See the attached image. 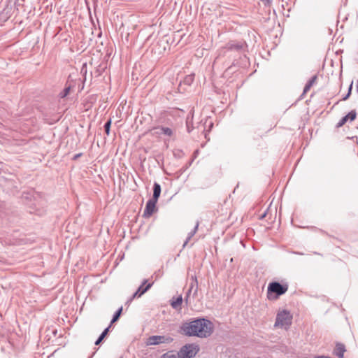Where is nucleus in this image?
<instances>
[{
  "mask_svg": "<svg viewBox=\"0 0 358 358\" xmlns=\"http://www.w3.org/2000/svg\"><path fill=\"white\" fill-rule=\"evenodd\" d=\"M214 331L213 323L206 317H196L182 322L180 331L187 336H196L206 338L211 336Z\"/></svg>",
  "mask_w": 358,
  "mask_h": 358,
  "instance_id": "1",
  "label": "nucleus"
},
{
  "mask_svg": "<svg viewBox=\"0 0 358 358\" xmlns=\"http://www.w3.org/2000/svg\"><path fill=\"white\" fill-rule=\"evenodd\" d=\"M287 289V283L281 284L277 281L271 282L267 287V297L268 299H277L280 296L286 293Z\"/></svg>",
  "mask_w": 358,
  "mask_h": 358,
  "instance_id": "2",
  "label": "nucleus"
},
{
  "mask_svg": "<svg viewBox=\"0 0 358 358\" xmlns=\"http://www.w3.org/2000/svg\"><path fill=\"white\" fill-rule=\"evenodd\" d=\"M292 315L289 311L283 310L279 312L275 318V327H288L292 324Z\"/></svg>",
  "mask_w": 358,
  "mask_h": 358,
  "instance_id": "3",
  "label": "nucleus"
},
{
  "mask_svg": "<svg viewBox=\"0 0 358 358\" xmlns=\"http://www.w3.org/2000/svg\"><path fill=\"white\" fill-rule=\"evenodd\" d=\"M199 351L197 345L194 344H187L184 345L178 352L180 358H192Z\"/></svg>",
  "mask_w": 358,
  "mask_h": 358,
  "instance_id": "4",
  "label": "nucleus"
},
{
  "mask_svg": "<svg viewBox=\"0 0 358 358\" xmlns=\"http://www.w3.org/2000/svg\"><path fill=\"white\" fill-rule=\"evenodd\" d=\"M247 44L243 41H230L225 45L227 50L240 53L245 52Z\"/></svg>",
  "mask_w": 358,
  "mask_h": 358,
  "instance_id": "5",
  "label": "nucleus"
},
{
  "mask_svg": "<svg viewBox=\"0 0 358 358\" xmlns=\"http://www.w3.org/2000/svg\"><path fill=\"white\" fill-rule=\"evenodd\" d=\"M173 341V338L166 336H151L148 338L147 345H156L161 343H169Z\"/></svg>",
  "mask_w": 358,
  "mask_h": 358,
  "instance_id": "6",
  "label": "nucleus"
},
{
  "mask_svg": "<svg viewBox=\"0 0 358 358\" xmlns=\"http://www.w3.org/2000/svg\"><path fill=\"white\" fill-rule=\"evenodd\" d=\"M154 281L148 282V279H144L137 290L132 294V298H140L152 287Z\"/></svg>",
  "mask_w": 358,
  "mask_h": 358,
  "instance_id": "7",
  "label": "nucleus"
},
{
  "mask_svg": "<svg viewBox=\"0 0 358 358\" xmlns=\"http://www.w3.org/2000/svg\"><path fill=\"white\" fill-rule=\"evenodd\" d=\"M151 132L152 135L155 136H160L162 135H164L171 137L173 134V131L172 129L163 126L153 127L151 129Z\"/></svg>",
  "mask_w": 358,
  "mask_h": 358,
  "instance_id": "8",
  "label": "nucleus"
},
{
  "mask_svg": "<svg viewBox=\"0 0 358 358\" xmlns=\"http://www.w3.org/2000/svg\"><path fill=\"white\" fill-rule=\"evenodd\" d=\"M157 201L153 200L152 199H149L145 205V208L144 209L143 212V217H150L156 208V203Z\"/></svg>",
  "mask_w": 358,
  "mask_h": 358,
  "instance_id": "9",
  "label": "nucleus"
},
{
  "mask_svg": "<svg viewBox=\"0 0 358 358\" xmlns=\"http://www.w3.org/2000/svg\"><path fill=\"white\" fill-rule=\"evenodd\" d=\"M345 346L343 343H337L334 350V354L338 358H343L344 352H345Z\"/></svg>",
  "mask_w": 358,
  "mask_h": 358,
  "instance_id": "10",
  "label": "nucleus"
},
{
  "mask_svg": "<svg viewBox=\"0 0 358 358\" xmlns=\"http://www.w3.org/2000/svg\"><path fill=\"white\" fill-rule=\"evenodd\" d=\"M161 186L159 183L155 182L153 185V194L151 198L153 200L158 201L161 194Z\"/></svg>",
  "mask_w": 358,
  "mask_h": 358,
  "instance_id": "11",
  "label": "nucleus"
},
{
  "mask_svg": "<svg viewBox=\"0 0 358 358\" xmlns=\"http://www.w3.org/2000/svg\"><path fill=\"white\" fill-rule=\"evenodd\" d=\"M317 78V76L315 75L307 82V83L306 84V85H305V87L303 88V94H302L301 96L304 95L305 94H306L310 90L311 87L316 82Z\"/></svg>",
  "mask_w": 358,
  "mask_h": 358,
  "instance_id": "12",
  "label": "nucleus"
},
{
  "mask_svg": "<svg viewBox=\"0 0 358 358\" xmlns=\"http://www.w3.org/2000/svg\"><path fill=\"white\" fill-rule=\"evenodd\" d=\"M199 226V222L197 221L196 224H195V226H194V229L190 232L188 233L187 238H186V240H185V243H184V244L182 245L183 248H185L187 245V243L191 240V238L196 233V231L198 230Z\"/></svg>",
  "mask_w": 358,
  "mask_h": 358,
  "instance_id": "13",
  "label": "nucleus"
},
{
  "mask_svg": "<svg viewBox=\"0 0 358 358\" xmlns=\"http://www.w3.org/2000/svg\"><path fill=\"white\" fill-rule=\"evenodd\" d=\"M110 327V325H109L108 327H106L103 331L102 333L100 334V336H99V338L96 339V341H95V345H99L100 344L102 341L104 339V338L107 336V334H108L109 332V329Z\"/></svg>",
  "mask_w": 358,
  "mask_h": 358,
  "instance_id": "14",
  "label": "nucleus"
},
{
  "mask_svg": "<svg viewBox=\"0 0 358 358\" xmlns=\"http://www.w3.org/2000/svg\"><path fill=\"white\" fill-rule=\"evenodd\" d=\"M182 303V296H178L175 300H173L171 303V306L173 308L177 309L179 308Z\"/></svg>",
  "mask_w": 358,
  "mask_h": 358,
  "instance_id": "15",
  "label": "nucleus"
},
{
  "mask_svg": "<svg viewBox=\"0 0 358 358\" xmlns=\"http://www.w3.org/2000/svg\"><path fill=\"white\" fill-rule=\"evenodd\" d=\"M71 90V85L66 84L64 90L59 93V97L62 99L66 97L69 94Z\"/></svg>",
  "mask_w": 358,
  "mask_h": 358,
  "instance_id": "16",
  "label": "nucleus"
},
{
  "mask_svg": "<svg viewBox=\"0 0 358 358\" xmlns=\"http://www.w3.org/2000/svg\"><path fill=\"white\" fill-rule=\"evenodd\" d=\"M122 312V307L119 308L115 311V313H114L113 318L111 320L110 324L117 322L119 320L120 317L121 316Z\"/></svg>",
  "mask_w": 358,
  "mask_h": 358,
  "instance_id": "17",
  "label": "nucleus"
},
{
  "mask_svg": "<svg viewBox=\"0 0 358 358\" xmlns=\"http://www.w3.org/2000/svg\"><path fill=\"white\" fill-rule=\"evenodd\" d=\"M194 79V74H189L185 77V78L183 80V83H184V84H185L187 85H190L193 83Z\"/></svg>",
  "mask_w": 358,
  "mask_h": 358,
  "instance_id": "18",
  "label": "nucleus"
},
{
  "mask_svg": "<svg viewBox=\"0 0 358 358\" xmlns=\"http://www.w3.org/2000/svg\"><path fill=\"white\" fill-rule=\"evenodd\" d=\"M191 280H192V284H195V289H194V296H196L197 295V292H198V280H197V278L196 275H192L191 277Z\"/></svg>",
  "mask_w": 358,
  "mask_h": 358,
  "instance_id": "19",
  "label": "nucleus"
},
{
  "mask_svg": "<svg viewBox=\"0 0 358 358\" xmlns=\"http://www.w3.org/2000/svg\"><path fill=\"white\" fill-rule=\"evenodd\" d=\"M345 117L348 120H350V121H353L356 119L357 117V112L355 110H352L350 111Z\"/></svg>",
  "mask_w": 358,
  "mask_h": 358,
  "instance_id": "20",
  "label": "nucleus"
},
{
  "mask_svg": "<svg viewBox=\"0 0 358 358\" xmlns=\"http://www.w3.org/2000/svg\"><path fill=\"white\" fill-rule=\"evenodd\" d=\"M112 121L110 119L106 121V122L104 124V130L107 136H109L110 134V129L111 126Z\"/></svg>",
  "mask_w": 358,
  "mask_h": 358,
  "instance_id": "21",
  "label": "nucleus"
},
{
  "mask_svg": "<svg viewBox=\"0 0 358 358\" xmlns=\"http://www.w3.org/2000/svg\"><path fill=\"white\" fill-rule=\"evenodd\" d=\"M162 358H180L178 354H173L172 352H166L164 354Z\"/></svg>",
  "mask_w": 358,
  "mask_h": 358,
  "instance_id": "22",
  "label": "nucleus"
},
{
  "mask_svg": "<svg viewBox=\"0 0 358 358\" xmlns=\"http://www.w3.org/2000/svg\"><path fill=\"white\" fill-rule=\"evenodd\" d=\"M348 119L347 117L345 116H343L340 120L339 122L337 123L336 124V127H341L342 126H343L347 122H348Z\"/></svg>",
  "mask_w": 358,
  "mask_h": 358,
  "instance_id": "23",
  "label": "nucleus"
},
{
  "mask_svg": "<svg viewBox=\"0 0 358 358\" xmlns=\"http://www.w3.org/2000/svg\"><path fill=\"white\" fill-rule=\"evenodd\" d=\"M186 126H187V130L188 133H190L192 130L193 129L192 122V120H189V117H187L186 121Z\"/></svg>",
  "mask_w": 358,
  "mask_h": 358,
  "instance_id": "24",
  "label": "nucleus"
},
{
  "mask_svg": "<svg viewBox=\"0 0 358 358\" xmlns=\"http://www.w3.org/2000/svg\"><path fill=\"white\" fill-rule=\"evenodd\" d=\"M162 275V273H161V271L158 270L157 271H155L152 274V275L151 276V279L155 278V280H157L159 278H160Z\"/></svg>",
  "mask_w": 358,
  "mask_h": 358,
  "instance_id": "25",
  "label": "nucleus"
},
{
  "mask_svg": "<svg viewBox=\"0 0 358 358\" xmlns=\"http://www.w3.org/2000/svg\"><path fill=\"white\" fill-rule=\"evenodd\" d=\"M352 83H353L352 82V83L349 86L348 92L347 94H345V96L343 98V100L348 99L349 98V96H350L351 92H352Z\"/></svg>",
  "mask_w": 358,
  "mask_h": 358,
  "instance_id": "26",
  "label": "nucleus"
},
{
  "mask_svg": "<svg viewBox=\"0 0 358 358\" xmlns=\"http://www.w3.org/2000/svg\"><path fill=\"white\" fill-rule=\"evenodd\" d=\"M264 6L266 7H270L272 3V0H260Z\"/></svg>",
  "mask_w": 358,
  "mask_h": 358,
  "instance_id": "27",
  "label": "nucleus"
},
{
  "mask_svg": "<svg viewBox=\"0 0 358 358\" xmlns=\"http://www.w3.org/2000/svg\"><path fill=\"white\" fill-rule=\"evenodd\" d=\"M189 289H190V291H193V292H194V289H195V284H192V283L191 282V284H190V286H189Z\"/></svg>",
  "mask_w": 358,
  "mask_h": 358,
  "instance_id": "28",
  "label": "nucleus"
},
{
  "mask_svg": "<svg viewBox=\"0 0 358 358\" xmlns=\"http://www.w3.org/2000/svg\"><path fill=\"white\" fill-rule=\"evenodd\" d=\"M135 298H132V296L127 300L126 304H129Z\"/></svg>",
  "mask_w": 358,
  "mask_h": 358,
  "instance_id": "29",
  "label": "nucleus"
},
{
  "mask_svg": "<svg viewBox=\"0 0 358 358\" xmlns=\"http://www.w3.org/2000/svg\"><path fill=\"white\" fill-rule=\"evenodd\" d=\"M135 298H132V296L127 300L126 304H129Z\"/></svg>",
  "mask_w": 358,
  "mask_h": 358,
  "instance_id": "30",
  "label": "nucleus"
},
{
  "mask_svg": "<svg viewBox=\"0 0 358 358\" xmlns=\"http://www.w3.org/2000/svg\"><path fill=\"white\" fill-rule=\"evenodd\" d=\"M192 291H190V289H189L187 292V296H186V300H187V298L189 297L190 293L192 292Z\"/></svg>",
  "mask_w": 358,
  "mask_h": 358,
  "instance_id": "31",
  "label": "nucleus"
},
{
  "mask_svg": "<svg viewBox=\"0 0 358 358\" xmlns=\"http://www.w3.org/2000/svg\"><path fill=\"white\" fill-rule=\"evenodd\" d=\"M80 155H81V153L77 154V155H76L74 156L73 159H78Z\"/></svg>",
  "mask_w": 358,
  "mask_h": 358,
  "instance_id": "32",
  "label": "nucleus"
},
{
  "mask_svg": "<svg viewBox=\"0 0 358 358\" xmlns=\"http://www.w3.org/2000/svg\"><path fill=\"white\" fill-rule=\"evenodd\" d=\"M294 254H297V255H303V253H301V252H294Z\"/></svg>",
  "mask_w": 358,
  "mask_h": 358,
  "instance_id": "33",
  "label": "nucleus"
},
{
  "mask_svg": "<svg viewBox=\"0 0 358 358\" xmlns=\"http://www.w3.org/2000/svg\"><path fill=\"white\" fill-rule=\"evenodd\" d=\"M265 216H266V213H264V214L262 215L261 218H264Z\"/></svg>",
  "mask_w": 358,
  "mask_h": 358,
  "instance_id": "34",
  "label": "nucleus"
},
{
  "mask_svg": "<svg viewBox=\"0 0 358 358\" xmlns=\"http://www.w3.org/2000/svg\"><path fill=\"white\" fill-rule=\"evenodd\" d=\"M356 88H357V91L358 92V80H357V84Z\"/></svg>",
  "mask_w": 358,
  "mask_h": 358,
  "instance_id": "35",
  "label": "nucleus"
},
{
  "mask_svg": "<svg viewBox=\"0 0 358 358\" xmlns=\"http://www.w3.org/2000/svg\"><path fill=\"white\" fill-rule=\"evenodd\" d=\"M22 1H24V0H22Z\"/></svg>",
  "mask_w": 358,
  "mask_h": 358,
  "instance_id": "36",
  "label": "nucleus"
},
{
  "mask_svg": "<svg viewBox=\"0 0 358 358\" xmlns=\"http://www.w3.org/2000/svg\"><path fill=\"white\" fill-rule=\"evenodd\" d=\"M120 358H122V357H120Z\"/></svg>",
  "mask_w": 358,
  "mask_h": 358,
  "instance_id": "37",
  "label": "nucleus"
}]
</instances>
